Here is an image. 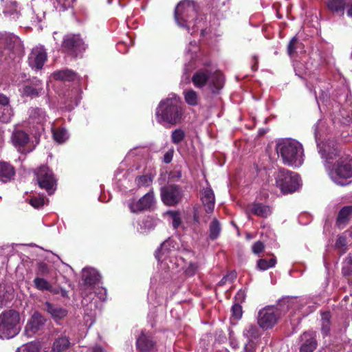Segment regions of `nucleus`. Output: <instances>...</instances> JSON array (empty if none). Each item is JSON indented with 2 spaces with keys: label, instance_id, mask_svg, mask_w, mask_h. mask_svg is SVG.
<instances>
[{
  "label": "nucleus",
  "instance_id": "obj_19",
  "mask_svg": "<svg viewBox=\"0 0 352 352\" xmlns=\"http://www.w3.org/2000/svg\"><path fill=\"white\" fill-rule=\"evenodd\" d=\"M2 12L5 17L10 19H16L19 15L16 1L2 0Z\"/></svg>",
  "mask_w": 352,
  "mask_h": 352
},
{
  "label": "nucleus",
  "instance_id": "obj_45",
  "mask_svg": "<svg viewBox=\"0 0 352 352\" xmlns=\"http://www.w3.org/2000/svg\"><path fill=\"white\" fill-rule=\"evenodd\" d=\"M231 311L232 317L236 320H239L241 318L243 314L242 307L239 303L233 305Z\"/></svg>",
  "mask_w": 352,
  "mask_h": 352
},
{
  "label": "nucleus",
  "instance_id": "obj_55",
  "mask_svg": "<svg viewBox=\"0 0 352 352\" xmlns=\"http://www.w3.org/2000/svg\"><path fill=\"white\" fill-rule=\"evenodd\" d=\"M96 295L101 301H104L107 298V290L105 288L100 287L95 291Z\"/></svg>",
  "mask_w": 352,
  "mask_h": 352
},
{
  "label": "nucleus",
  "instance_id": "obj_59",
  "mask_svg": "<svg viewBox=\"0 0 352 352\" xmlns=\"http://www.w3.org/2000/svg\"><path fill=\"white\" fill-rule=\"evenodd\" d=\"M173 159V152H167L164 156V162L166 164L170 163Z\"/></svg>",
  "mask_w": 352,
  "mask_h": 352
},
{
  "label": "nucleus",
  "instance_id": "obj_15",
  "mask_svg": "<svg viewBox=\"0 0 352 352\" xmlns=\"http://www.w3.org/2000/svg\"><path fill=\"white\" fill-rule=\"evenodd\" d=\"M243 336L247 339V343L244 346V352H255L256 342L260 336V330L256 324H248L243 331Z\"/></svg>",
  "mask_w": 352,
  "mask_h": 352
},
{
  "label": "nucleus",
  "instance_id": "obj_7",
  "mask_svg": "<svg viewBox=\"0 0 352 352\" xmlns=\"http://www.w3.org/2000/svg\"><path fill=\"white\" fill-rule=\"evenodd\" d=\"M276 186L283 194L292 193L298 190L301 186V181L298 173L284 168L274 173Z\"/></svg>",
  "mask_w": 352,
  "mask_h": 352
},
{
  "label": "nucleus",
  "instance_id": "obj_16",
  "mask_svg": "<svg viewBox=\"0 0 352 352\" xmlns=\"http://www.w3.org/2000/svg\"><path fill=\"white\" fill-rule=\"evenodd\" d=\"M47 60V53L45 50L42 47H34L28 57L29 65L34 69H40L43 67Z\"/></svg>",
  "mask_w": 352,
  "mask_h": 352
},
{
  "label": "nucleus",
  "instance_id": "obj_37",
  "mask_svg": "<svg viewBox=\"0 0 352 352\" xmlns=\"http://www.w3.org/2000/svg\"><path fill=\"white\" fill-rule=\"evenodd\" d=\"M53 137L56 142L61 144L69 138V135L66 129H58L53 131Z\"/></svg>",
  "mask_w": 352,
  "mask_h": 352
},
{
  "label": "nucleus",
  "instance_id": "obj_3",
  "mask_svg": "<svg viewBox=\"0 0 352 352\" xmlns=\"http://www.w3.org/2000/svg\"><path fill=\"white\" fill-rule=\"evenodd\" d=\"M276 151L283 164L298 168L305 160V151L302 144L292 138L279 140L276 145Z\"/></svg>",
  "mask_w": 352,
  "mask_h": 352
},
{
  "label": "nucleus",
  "instance_id": "obj_54",
  "mask_svg": "<svg viewBox=\"0 0 352 352\" xmlns=\"http://www.w3.org/2000/svg\"><path fill=\"white\" fill-rule=\"evenodd\" d=\"M302 65L301 63H296L294 65L295 72L297 76H298L300 78L306 79L307 72L305 71V72H301L300 69Z\"/></svg>",
  "mask_w": 352,
  "mask_h": 352
},
{
  "label": "nucleus",
  "instance_id": "obj_5",
  "mask_svg": "<svg viewBox=\"0 0 352 352\" xmlns=\"http://www.w3.org/2000/svg\"><path fill=\"white\" fill-rule=\"evenodd\" d=\"M155 116L157 122L163 125L179 122L182 116L179 97L175 94H169L167 98L160 102Z\"/></svg>",
  "mask_w": 352,
  "mask_h": 352
},
{
  "label": "nucleus",
  "instance_id": "obj_24",
  "mask_svg": "<svg viewBox=\"0 0 352 352\" xmlns=\"http://www.w3.org/2000/svg\"><path fill=\"white\" fill-rule=\"evenodd\" d=\"M82 280L86 285L92 286L100 281V276L94 268L85 267L82 270Z\"/></svg>",
  "mask_w": 352,
  "mask_h": 352
},
{
  "label": "nucleus",
  "instance_id": "obj_63",
  "mask_svg": "<svg viewBox=\"0 0 352 352\" xmlns=\"http://www.w3.org/2000/svg\"><path fill=\"white\" fill-rule=\"evenodd\" d=\"M347 15L349 16L352 17V4L351 5V6L349 7V8L347 10Z\"/></svg>",
  "mask_w": 352,
  "mask_h": 352
},
{
  "label": "nucleus",
  "instance_id": "obj_38",
  "mask_svg": "<svg viewBox=\"0 0 352 352\" xmlns=\"http://www.w3.org/2000/svg\"><path fill=\"white\" fill-rule=\"evenodd\" d=\"M139 226L140 232L144 233L153 229L155 223L153 218L147 217L139 223Z\"/></svg>",
  "mask_w": 352,
  "mask_h": 352
},
{
  "label": "nucleus",
  "instance_id": "obj_28",
  "mask_svg": "<svg viewBox=\"0 0 352 352\" xmlns=\"http://www.w3.org/2000/svg\"><path fill=\"white\" fill-rule=\"evenodd\" d=\"M29 116L33 123L43 125L47 121L45 111L40 108H31L29 110Z\"/></svg>",
  "mask_w": 352,
  "mask_h": 352
},
{
  "label": "nucleus",
  "instance_id": "obj_13",
  "mask_svg": "<svg viewBox=\"0 0 352 352\" xmlns=\"http://www.w3.org/2000/svg\"><path fill=\"white\" fill-rule=\"evenodd\" d=\"M155 202L153 191L151 190L138 200H131L128 206L131 212L136 213L149 210L154 206Z\"/></svg>",
  "mask_w": 352,
  "mask_h": 352
},
{
  "label": "nucleus",
  "instance_id": "obj_58",
  "mask_svg": "<svg viewBox=\"0 0 352 352\" xmlns=\"http://www.w3.org/2000/svg\"><path fill=\"white\" fill-rule=\"evenodd\" d=\"M10 102L9 98L5 95L0 93V105L8 104Z\"/></svg>",
  "mask_w": 352,
  "mask_h": 352
},
{
  "label": "nucleus",
  "instance_id": "obj_49",
  "mask_svg": "<svg viewBox=\"0 0 352 352\" xmlns=\"http://www.w3.org/2000/svg\"><path fill=\"white\" fill-rule=\"evenodd\" d=\"M30 204L35 208H39L45 204V199L43 197H33L30 200Z\"/></svg>",
  "mask_w": 352,
  "mask_h": 352
},
{
  "label": "nucleus",
  "instance_id": "obj_27",
  "mask_svg": "<svg viewBox=\"0 0 352 352\" xmlns=\"http://www.w3.org/2000/svg\"><path fill=\"white\" fill-rule=\"evenodd\" d=\"M352 214V206L343 207L339 212L336 225L340 229L344 228L348 223Z\"/></svg>",
  "mask_w": 352,
  "mask_h": 352
},
{
  "label": "nucleus",
  "instance_id": "obj_14",
  "mask_svg": "<svg viewBox=\"0 0 352 352\" xmlns=\"http://www.w3.org/2000/svg\"><path fill=\"white\" fill-rule=\"evenodd\" d=\"M45 323V318L39 312H34L28 319L25 326V335L28 338L33 337L36 333L42 329Z\"/></svg>",
  "mask_w": 352,
  "mask_h": 352
},
{
  "label": "nucleus",
  "instance_id": "obj_48",
  "mask_svg": "<svg viewBox=\"0 0 352 352\" xmlns=\"http://www.w3.org/2000/svg\"><path fill=\"white\" fill-rule=\"evenodd\" d=\"M50 268L45 263L40 262L37 264V274L45 275L50 273Z\"/></svg>",
  "mask_w": 352,
  "mask_h": 352
},
{
  "label": "nucleus",
  "instance_id": "obj_53",
  "mask_svg": "<svg viewBox=\"0 0 352 352\" xmlns=\"http://www.w3.org/2000/svg\"><path fill=\"white\" fill-rule=\"evenodd\" d=\"M198 266L196 263H190L185 270V274L186 276H193L197 270Z\"/></svg>",
  "mask_w": 352,
  "mask_h": 352
},
{
  "label": "nucleus",
  "instance_id": "obj_8",
  "mask_svg": "<svg viewBox=\"0 0 352 352\" xmlns=\"http://www.w3.org/2000/svg\"><path fill=\"white\" fill-rule=\"evenodd\" d=\"M293 299L281 300L278 304L279 309L274 307H267L260 310L258 316V324L260 327L263 329L272 328L276 323L279 317L278 310L289 309L293 303Z\"/></svg>",
  "mask_w": 352,
  "mask_h": 352
},
{
  "label": "nucleus",
  "instance_id": "obj_26",
  "mask_svg": "<svg viewBox=\"0 0 352 352\" xmlns=\"http://www.w3.org/2000/svg\"><path fill=\"white\" fill-rule=\"evenodd\" d=\"M173 241L168 239L162 243L160 248L155 252V258L158 261H166L168 254L174 249Z\"/></svg>",
  "mask_w": 352,
  "mask_h": 352
},
{
  "label": "nucleus",
  "instance_id": "obj_30",
  "mask_svg": "<svg viewBox=\"0 0 352 352\" xmlns=\"http://www.w3.org/2000/svg\"><path fill=\"white\" fill-rule=\"evenodd\" d=\"M327 5L332 12L338 15L344 14L346 6V3L344 0H329Z\"/></svg>",
  "mask_w": 352,
  "mask_h": 352
},
{
  "label": "nucleus",
  "instance_id": "obj_12",
  "mask_svg": "<svg viewBox=\"0 0 352 352\" xmlns=\"http://www.w3.org/2000/svg\"><path fill=\"white\" fill-rule=\"evenodd\" d=\"M63 49L73 56H78L85 50V45L78 34H69L64 37Z\"/></svg>",
  "mask_w": 352,
  "mask_h": 352
},
{
  "label": "nucleus",
  "instance_id": "obj_40",
  "mask_svg": "<svg viewBox=\"0 0 352 352\" xmlns=\"http://www.w3.org/2000/svg\"><path fill=\"white\" fill-rule=\"evenodd\" d=\"M276 260L275 257L271 258L270 260L265 258L259 259L257 262V267L261 270H267L270 267L275 266Z\"/></svg>",
  "mask_w": 352,
  "mask_h": 352
},
{
  "label": "nucleus",
  "instance_id": "obj_51",
  "mask_svg": "<svg viewBox=\"0 0 352 352\" xmlns=\"http://www.w3.org/2000/svg\"><path fill=\"white\" fill-rule=\"evenodd\" d=\"M170 216L172 217V219H173V221H172L173 227L175 229H176L181 224V219H180V217L179 216V214L177 212H170Z\"/></svg>",
  "mask_w": 352,
  "mask_h": 352
},
{
  "label": "nucleus",
  "instance_id": "obj_47",
  "mask_svg": "<svg viewBox=\"0 0 352 352\" xmlns=\"http://www.w3.org/2000/svg\"><path fill=\"white\" fill-rule=\"evenodd\" d=\"M346 238L344 236H339L336 242V247L340 249V253L344 254L346 252Z\"/></svg>",
  "mask_w": 352,
  "mask_h": 352
},
{
  "label": "nucleus",
  "instance_id": "obj_31",
  "mask_svg": "<svg viewBox=\"0 0 352 352\" xmlns=\"http://www.w3.org/2000/svg\"><path fill=\"white\" fill-rule=\"evenodd\" d=\"M53 77L56 80L74 81L77 78V75L71 70L65 69L54 72L53 73Z\"/></svg>",
  "mask_w": 352,
  "mask_h": 352
},
{
  "label": "nucleus",
  "instance_id": "obj_56",
  "mask_svg": "<svg viewBox=\"0 0 352 352\" xmlns=\"http://www.w3.org/2000/svg\"><path fill=\"white\" fill-rule=\"evenodd\" d=\"M246 297V292L243 289H240L235 296L236 300L239 302H242L245 300Z\"/></svg>",
  "mask_w": 352,
  "mask_h": 352
},
{
  "label": "nucleus",
  "instance_id": "obj_2",
  "mask_svg": "<svg viewBox=\"0 0 352 352\" xmlns=\"http://www.w3.org/2000/svg\"><path fill=\"white\" fill-rule=\"evenodd\" d=\"M197 6L192 0H183L175 8V19L177 24L186 28L191 34L202 28L204 18L197 17Z\"/></svg>",
  "mask_w": 352,
  "mask_h": 352
},
{
  "label": "nucleus",
  "instance_id": "obj_39",
  "mask_svg": "<svg viewBox=\"0 0 352 352\" xmlns=\"http://www.w3.org/2000/svg\"><path fill=\"white\" fill-rule=\"evenodd\" d=\"M330 313L324 312L322 314L321 321H322V333L324 336L328 335L330 331Z\"/></svg>",
  "mask_w": 352,
  "mask_h": 352
},
{
  "label": "nucleus",
  "instance_id": "obj_6",
  "mask_svg": "<svg viewBox=\"0 0 352 352\" xmlns=\"http://www.w3.org/2000/svg\"><path fill=\"white\" fill-rule=\"evenodd\" d=\"M21 329V316L14 309L0 314V338L10 339L17 336Z\"/></svg>",
  "mask_w": 352,
  "mask_h": 352
},
{
  "label": "nucleus",
  "instance_id": "obj_35",
  "mask_svg": "<svg viewBox=\"0 0 352 352\" xmlns=\"http://www.w3.org/2000/svg\"><path fill=\"white\" fill-rule=\"evenodd\" d=\"M221 232V226L217 219H214L210 225L209 237L211 240H215L218 238Z\"/></svg>",
  "mask_w": 352,
  "mask_h": 352
},
{
  "label": "nucleus",
  "instance_id": "obj_21",
  "mask_svg": "<svg viewBox=\"0 0 352 352\" xmlns=\"http://www.w3.org/2000/svg\"><path fill=\"white\" fill-rule=\"evenodd\" d=\"M44 309L52 317V318L58 321L64 317H65L67 314V311L66 309L53 305L49 302H46L44 305Z\"/></svg>",
  "mask_w": 352,
  "mask_h": 352
},
{
  "label": "nucleus",
  "instance_id": "obj_11",
  "mask_svg": "<svg viewBox=\"0 0 352 352\" xmlns=\"http://www.w3.org/2000/svg\"><path fill=\"white\" fill-rule=\"evenodd\" d=\"M3 50L10 51L14 54H20L22 51V43L20 38L10 33L0 32V52Z\"/></svg>",
  "mask_w": 352,
  "mask_h": 352
},
{
  "label": "nucleus",
  "instance_id": "obj_1",
  "mask_svg": "<svg viewBox=\"0 0 352 352\" xmlns=\"http://www.w3.org/2000/svg\"><path fill=\"white\" fill-rule=\"evenodd\" d=\"M318 122L314 126V135L317 142L319 153L322 157L325 159L324 166L328 170V175L332 182L339 186H346L352 182V158H342L333 165L331 168H329V164L338 155V148L332 143L324 144V147H321L318 143Z\"/></svg>",
  "mask_w": 352,
  "mask_h": 352
},
{
  "label": "nucleus",
  "instance_id": "obj_44",
  "mask_svg": "<svg viewBox=\"0 0 352 352\" xmlns=\"http://www.w3.org/2000/svg\"><path fill=\"white\" fill-rule=\"evenodd\" d=\"M152 182V179L148 175H142L136 177L135 183L139 186H148Z\"/></svg>",
  "mask_w": 352,
  "mask_h": 352
},
{
  "label": "nucleus",
  "instance_id": "obj_46",
  "mask_svg": "<svg viewBox=\"0 0 352 352\" xmlns=\"http://www.w3.org/2000/svg\"><path fill=\"white\" fill-rule=\"evenodd\" d=\"M198 50L199 47L197 46L196 42H190L189 46L186 49V54L189 55L191 59H193Z\"/></svg>",
  "mask_w": 352,
  "mask_h": 352
},
{
  "label": "nucleus",
  "instance_id": "obj_64",
  "mask_svg": "<svg viewBox=\"0 0 352 352\" xmlns=\"http://www.w3.org/2000/svg\"><path fill=\"white\" fill-rule=\"evenodd\" d=\"M201 35H204V30L203 29H201Z\"/></svg>",
  "mask_w": 352,
  "mask_h": 352
},
{
  "label": "nucleus",
  "instance_id": "obj_57",
  "mask_svg": "<svg viewBox=\"0 0 352 352\" xmlns=\"http://www.w3.org/2000/svg\"><path fill=\"white\" fill-rule=\"evenodd\" d=\"M58 5L63 8H66L67 6H69L71 3L74 1V0H55Z\"/></svg>",
  "mask_w": 352,
  "mask_h": 352
},
{
  "label": "nucleus",
  "instance_id": "obj_10",
  "mask_svg": "<svg viewBox=\"0 0 352 352\" xmlns=\"http://www.w3.org/2000/svg\"><path fill=\"white\" fill-rule=\"evenodd\" d=\"M161 198L162 202L168 206L179 204L183 197V191L177 185H168L161 188Z\"/></svg>",
  "mask_w": 352,
  "mask_h": 352
},
{
  "label": "nucleus",
  "instance_id": "obj_60",
  "mask_svg": "<svg viewBox=\"0 0 352 352\" xmlns=\"http://www.w3.org/2000/svg\"><path fill=\"white\" fill-rule=\"evenodd\" d=\"M228 280H230V274L223 277V278L219 281V285H223Z\"/></svg>",
  "mask_w": 352,
  "mask_h": 352
},
{
  "label": "nucleus",
  "instance_id": "obj_36",
  "mask_svg": "<svg viewBox=\"0 0 352 352\" xmlns=\"http://www.w3.org/2000/svg\"><path fill=\"white\" fill-rule=\"evenodd\" d=\"M34 284L35 287L41 291H51L52 289L51 284L43 278L36 277L34 279Z\"/></svg>",
  "mask_w": 352,
  "mask_h": 352
},
{
  "label": "nucleus",
  "instance_id": "obj_18",
  "mask_svg": "<svg viewBox=\"0 0 352 352\" xmlns=\"http://www.w3.org/2000/svg\"><path fill=\"white\" fill-rule=\"evenodd\" d=\"M301 341L300 352H313L317 346L315 332H305L301 336Z\"/></svg>",
  "mask_w": 352,
  "mask_h": 352
},
{
  "label": "nucleus",
  "instance_id": "obj_42",
  "mask_svg": "<svg viewBox=\"0 0 352 352\" xmlns=\"http://www.w3.org/2000/svg\"><path fill=\"white\" fill-rule=\"evenodd\" d=\"M342 272L344 276L352 274V255H348L343 261Z\"/></svg>",
  "mask_w": 352,
  "mask_h": 352
},
{
  "label": "nucleus",
  "instance_id": "obj_25",
  "mask_svg": "<svg viewBox=\"0 0 352 352\" xmlns=\"http://www.w3.org/2000/svg\"><path fill=\"white\" fill-rule=\"evenodd\" d=\"M43 91L42 84L40 80L34 83L25 85L21 90L23 96L35 98L39 96Z\"/></svg>",
  "mask_w": 352,
  "mask_h": 352
},
{
  "label": "nucleus",
  "instance_id": "obj_20",
  "mask_svg": "<svg viewBox=\"0 0 352 352\" xmlns=\"http://www.w3.org/2000/svg\"><path fill=\"white\" fill-rule=\"evenodd\" d=\"M15 170L12 165L6 162H0V181L6 183L14 179Z\"/></svg>",
  "mask_w": 352,
  "mask_h": 352
},
{
  "label": "nucleus",
  "instance_id": "obj_4",
  "mask_svg": "<svg viewBox=\"0 0 352 352\" xmlns=\"http://www.w3.org/2000/svg\"><path fill=\"white\" fill-rule=\"evenodd\" d=\"M194 86L198 89H206L213 94H218L223 88L224 77L221 72L204 64V67L197 69L192 76Z\"/></svg>",
  "mask_w": 352,
  "mask_h": 352
},
{
  "label": "nucleus",
  "instance_id": "obj_23",
  "mask_svg": "<svg viewBox=\"0 0 352 352\" xmlns=\"http://www.w3.org/2000/svg\"><path fill=\"white\" fill-rule=\"evenodd\" d=\"M29 142L28 135L21 130H14L12 135L13 145L19 151L23 148Z\"/></svg>",
  "mask_w": 352,
  "mask_h": 352
},
{
  "label": "nucleus",
  "instance_id": "obj_29",
  "mask_svg": "<svg viewBox=\"0 0 352 352\" xmlns=\"http://www.w3.org/2000/svg\"><path fill=\"white\" fill-rule=\"evenodd\" d=\"M138 349L142 352H148L153 347V342L150 336L144 333L137 339Z\"/></svg>",
  "mask_w": 352,
  "mask_h": 352
},
{
  "label": "nucleus",
  "instance_id": "obj_22",
  "mask_svg": "<svg viewBox=\"0 0 352 352\" xmlns=\"http://www.w3.org/2000/svg\"><path fill=\"white\" fill-rule=\"evenodd\" d=\"M248 210L253 214L266 218L272 213V208L270 206L261 203H253L248 206Z\"/></svg>",
  "mask_w": 352,
  "mask_h": 352
},
{
  "label": "nucleus",
  "instance_id": "obj_17",
  "mask_svg": "<svg viewBox=\"0 0 352 352\" xmlns=\"http://www.w3.org/2000/svg\"><path fill=\"white\" fill-rule=\"evenodd\" d=\"M200 199L204 210L207 214H211L214 211L215 204V197L210 186L203 188L200 191Z\"/></svg>",
  "mask_w": 352,
  "mask_h": 352
},
{
  "label": "nucleus",
  "instance_id": "obj_43",
  "mask_svg": "<svg viewBox=\"0 0 352 352\" xmlns=\"http://www.w3.org/2000/svg\"><path fill=\"white\" fill-rule=\"evenodd\" d=\"M185 132L182 129H175L172 132L171 140L174 144H177L180 143L182 141H183V140L185 138Z\"/></svg>",
  "mask_w": 352,
  "mask_h": 352
},
{
  "label": "nucleus",
  "instance_id": "obj_33",
  "mask_svg": "<svg viewBox=\"0 0 352 352\" xmlns=\"http://www.w3.org/2000/svg\"><path fill=\"white\" fill-rule=\"evenodd\" d=\"M184 97L186 102L190 106H197L199 103V97L198 93L192 89L184 91Z\"/></svg>",
  "mask_w": 352,
  "mask_h": 352
},
{
  "label": "nucleus",
  "instance_id": "obj_50",
  "mask_svg": "<svg viewBox=\"0 0 352 352\" xmlns=\"http://www.w3.org/2000/svg\"><path fill=\"white\" fill-rule=\"evenodd\" d=\"M297 38L296 37L292 38L287 47V51L289 56H292L294 53H295L296 49L297 48Z\"/></svg>",
  "mask_w": 352,
  "mask_h": 352
},
{
  "label": "nucleus",
  "instance_id": "obj_9",
  "mask_svg": "<svg viewBox=\"0 0 352 352\" xmlns=\"http://www.w3.org/2000/svg\"><path fill=\"white\" fill-rule=\"evenodd\" d=\"M35 174L39 187L45 189L49 195L53 194L56 190V180L52 171L43 166L36 170Z\"/></svg>",
  "mask_w": 352,
  "mask_h": 352
},
{
  "label": "nucleus",
  "instance_id": "obj_32",
  "mask_svg": "<svg viewBox=\"0 0 352 352\" xmlns=\"http://www.w3.org/2000/svg\"><path fill=\"white\" fill-rule=\"evenodd\" d=\"M70 342L67 337L60 336L56 338L52 346V352H63L69 346Z\"/></svg>",
  "mask_w": 352,
  "mask_h": 352
},
{
  "label": "nucleus",
  "instance_id": "obj_52",
  "mask_svg": "<svg viewBox=\"0 0 352 352\" xmlns=\"http://www.w3.org/2000/svg\"><path fill=\"white\" fill-rule=\"evenodd\" d=\"M264 248V244L258 241L253 244L252 250L254 254H258L263 251Z\"/></svg>",
  "mask_w": 352,
  "mask_h": 352
},
{
  "label": "nucleus",
  "instance_id": "obj_34",
  "mask_svg": "<svg viewBox=\"0 0 352 352\" xmlns=\"http://www.w3.org/2000/svg\"><path fill=\"white\" fill-rule=\"evenodd\" d=\"M13 116V111L8 104H2L0 107V121L4 123L9 122Z\"/></svg>",
  "mask_w": 352,
  "mask_h": 352
},
{
  "label": "nucleus",
  "instance_id": "obj_41",
  "mask_svg": "<svg viewBox=\"0 0 352 352\" xmlns=\"http://www.w3.org/2000/svg\"><path fill=\"white\" fill-rule=\"evenodd\" d=\"M16 352H40V346L36 342H30L19 347Z\"/></svg>",
  "mask_w": 352,
  "mask_h": 352
},
{
  "label": "nucleus",
  "instance_id": "obj_62",
  "mask_svg": "<svg viewBox=\"0 0 352 352\" xmlns=\"http://www.w3.org/2000/svg\"><path fill=\"white\" fill-rule=\"evenodd\" d=\"M91 352H103L102 349L100 346H95L93 348Z\"/></svg>",
  "mask_w": 352,
  "mask_h": 352
},
{
  "label": "nucleus",
  "instance_id": "obj_61",
  "mask_svg": "<svg viewBox=\"0 0 352 352\" xmlns=\"http://www.w3.org/2000/svg\"><path fill=\"white\" fill-rule=\"evenodd\" d=\"M80 101V97L79 96H76L75 98H74V104H69V109H72L74 107V106H77L78 102Z\"/></svg>",
  "mask_w": 352,
  "mask_h": 352
}]
</instances>
